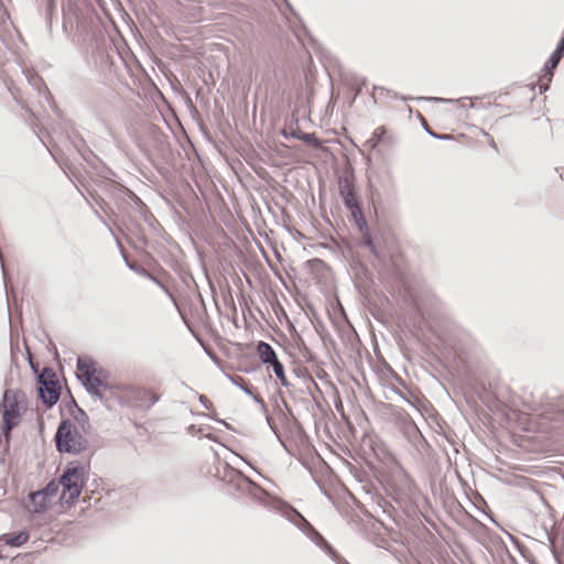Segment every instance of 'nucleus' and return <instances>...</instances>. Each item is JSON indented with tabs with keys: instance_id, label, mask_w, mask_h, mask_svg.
Segmentation results:
<instances>
[{
	"instance_id": "nucleus-1",
	"label": "nucleus",
	"mask_w": 564,
	"mask_h": 564,
	"mask_svg": "<svg viewBox=\"0 0 564 564\" xmlns=\"http://www.w3.org/2000/svg\"><path fill=\"white\" fill-rule=\"evenodd\" d=\"M77 376L88 392L111 406L117 383L111 382L107 370L90 359L78 358Z\"/></svg>"
},
{
	"instance_id": "nucleus-2",
	"label": "nucleus",
	"mask_w": 564,
	"mask_h": 564,
	"mask_svg": "<svg viewBox=\"0 0 564 564\" xmlns=\"http://www.w3.org/2000/svg\"><path fill=\"white\" fill-rule=\"evenodd\" d=\"M26 395L21 390L8 389L4 391L3 400L0 406V415L2 430L8 436L13 427H15L26 411Z\"/></svg>"
},
{
	"instance_id": "nucleus-3",
	"label": "nucleus",
	"mask_w": 564,
	"mask_h": 564,
	"mask_svg": "<svg viewBox=\"0 0 564 564\" xmlns=\"http://www.w3.org/2000/svg\"><path fill=\"white\" fill-rule=\"evenodd\" d=\"M85 468L76 463H69L59 478L62 486L61 501L65 505L73 503L80 495L85 482Z\"/></svg>"
},
{
	"instance_id": "nucleus-4",
	"label": "nucleus",
	"mask_w": 564,
	"mask_h": 564,
	"mask_svg": "<svg viewBox=\"0 0 564 564\" xmlns=\"http://www.w3.org/2000/svg\"><path fill=\"white\" fill-rule=\"evenodd\" d=\"M55 438L59 452L79 453L85 448L84 437L69 421L61 423Z\"/></svg>"
},
{
	"instance_id": "nucleus-5",
	"label": "nucleus",
	"mask_w": 564,
	"mask_h": 564,
	"mask_svg": "<svg viewBox=\"0 0 564 564\" xmlns=\"http://www.w3.org/2000/svg\"><path fill=\"white\" fill-rule=\"evenodd\" d=\"M115 401L120 404L142 405L144 402L153 403L154 397L151 390L140 386L117 384Z\"/></svg>"
},
{
	"instance_id": "nucleus-6",
	"label": "nucleus",
	"mask_w": 564,
	"mask_h": 564,
	"mask_svg": "<svg viewBox=\"0 0 564 564\" xmlns=\"http://www.w3.org/2000/svg\"><path fill=\"white\" fill-rule=\"evenodd\" d=\"M59 384L55 372L51 368H44L39 376V393L47 405L55 404L59 399Z\"/></svg>"
},
{
	"instance_id": "nucleus-7",
	"label": "nucleus",
	"mask_w": 564,
	"mask_h": 564,
	"mask_svg": "<svg viewBox=\"0 0 564 564\" xmlns=\"http://www.w3.org/2000/svg\"><path fill=\"white\" fill-rule=\"evenodd\" d=\"M459 137L468 144L471 143V141H475L479 145H488L495 152H498V147L494 137L480 128L471 127L467 133H462Z\"/></svg>"
},
{
	"instance_id": "nucleus-8",
	"label": "nucleus",
	"mask_w": 564,
	"mask_h": 564,
	"mask_svg": "<svg viewBox=\"0 0 564 564\" xmlns=\"http://www.w3.org/2000/svg\"><path fill=\"white\" fill-rule=\"evenodd\" d=\"M564 55V35L562 36L560 43L557 44L556 50L552 53L551 57L545 64L547 69V80L551 82L553 76L552 70L555 69Z\"/></svg>"
},
{
	"instance_id": "nucleus-9",
	"label": "nucleus",
	"mask_w": 564,
	"mask_h": 564,
	"mask_svg": "<svg viewBox=\"0 0 564 564\" xmlns=\"http://www.w3.org/2000/svg\"><path fill=\"white\" fill-rule=\"evenodd\" d=\"M369 142L373 148L382 143L390 144L393 142V137L384 126H381L375 129Z\"/></svg>"
},
{
	"instance_id": "nucleus-10",
	"label": "nucleus",
	"mask_w": 564,
	"mask_h": 564,
	"mask_svg": "<svg viewBox=\"0 0 564 564\" xmlns=\"http://www.w3.org/2000/svg\"><path fill=\"white\" fill-rule=\"evenodd\" d=\"M256 351L259 359L265 365H269L275 357H278L272 346L265 341H259L256 345Z\"/></svg>"
},
{
	"instance_id": "nucleus-11",
	"label": "nucleus",
	"mask_w": 564,
	"mask_h": 564,
	"mask_svg": "<svg viewBox=\"0 0 564 564\" xmlns=\"http://www.w3.org/2000/svg\"><path fill=\"white\" fill-rule=\"evenodd\" d=\"M269 365L272 366L273 372H274L275 377L280 380L281 384L283 387H288L289 380H288L285 371H284V366L278 359V357H275Z\"/></svg>"
},
{
	"instance_id": "nucleus-12",
	"label": "nucleus",
	"mask_w": 564,
	"mask_h": 564,
	"mask_svg": "<svg viewBox=\"0 0 564 564\" xmlns=\"http://www.w3.org/2000/svg\"><path fill=\"white\" fill-rule=\"evenodd\" d=\"M59 481L58 482H55V481H51L43 491H37V492H34L32 494V499L35 501L36 499H45L46 497H52V496H55L57 490H58V487H59Z\"/></svg>"
},
{
	"instance_id": "nucleus-13",
	"label": "nucleus",
	"mask_w": 564,
	"mask_h": 564,
	"mask_svg": "<svg viewBox=\"0 0 564 564\" xmlns=\"http://www.w3.org/2000/svg\"><path fill=\"white\" fill-rule=\"evenodd\" d=\"M28 541V535L25 533H19L17 535L11 536L7 540V543L12 546H19L22 545Z\"/></svg>"
},
{
	"instance_id": "nucleus-14",
	"label": "nucleus",
	"mask_w": 564,
	"mask_h": 564,
	"mask_svg": "<svg viewBox=\"0 0 564 564\" xmlns=\"http://www.w3.org/2000/svg\"><path fill=\"white\" fill-rule=\"evenodd\" d=\"M344 199H345L346 206L349 207L350 209L358 207L357 197L352 191H348L345 194Z\"/></svg>"
},
{
	"instance_id": "nucleus-15",
	"label": "nucleus",
	"mask_w": 564,
	"mask_h": 564,
	"mask_svg": "<svg viewBox=\"0 0 564 564\" xmlns=\"http://www.w3.org/2000/svg\"><path fill=\"white\" fill-rule=\"evenodd\" d=\"M302 140H304L307 143H311V144H313L315 147L319 145V141L315 138L314 134L306 133V134H304L302 137Z\"/></svg>"
},
{
	"instance_id": "nucleus-16",
	"label": "nucleus",
	"mask_w": 564,
	"mask_h": 564,
	"mask_svg": "<svg viewBox=\"0 0 564 564\" xmlns=\"http://www.w3.org/2000/svg\"><path fill=\"white\" fill-rule=\"evenodd\" d=\"M384 94H388V91L382 87H375L372 91V97L375 101L377 102L378 99L383 96Z\"/></svg>"
}]
</instances>
